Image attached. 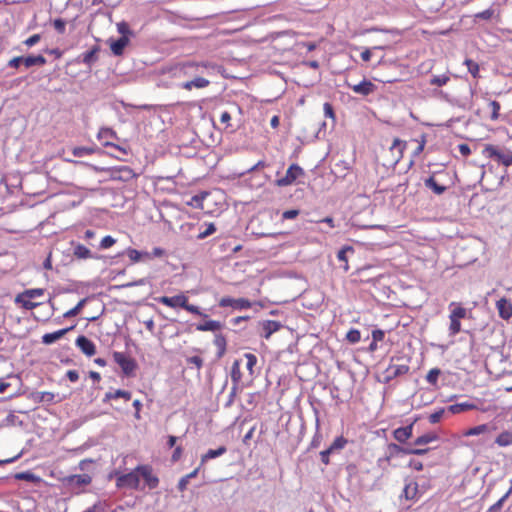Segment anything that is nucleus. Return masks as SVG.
Segmentation results:
<instances>
[{"instance_id":"f257e3e1","label":"nucleus","mask_w":512,"mask_h":512,"mask_svg":"<svg viewBox=\"0 0 512 512\" xmlns=\"http://www.w3.org/2000/svg\"><path fill=\"white\" fill-rule=\"evenodd\" d=\"M482 155L491 159L498 165L504 167L512 166V151L506 147H500L494 144H485L482 149Z\"/></svg>"},{"instance_id":"f03ea898","label":"nucleus","mask_w":512,"mask_h":512,"mask_svg":"<svg viewBox=\"0 0 512 512\" xmlns=\"http://www.w3.org/2000/svg\"><path fill=\"white\" fill-rule=\"evenodd\" d=\"M409 369L408 360L404 361L402 357H392L388 367L384 371L385 382L388 383L399 376L406 375Z\"/></svg>"},{"instance_id":"7ed1b4c3","label":"nucleus","mask_w":512,"mask_h":512,"mask_svg":"<svg viewBox=\"0 0 512 512\" xmlns=\"http://www.w3.org/2000/svg\"><path fill=\"white\" fill-rule=\"evenodd\" d=\"M116 487L119 489L143 490L140 486V472L137 471V467L128 473L117 475Z\"/></svg>"},{"instance_id":"20e7f679","label":"nucleus","mask_w":512,"mask_h":512,"mask_svg":"<svg viewBox=\"0 0 512 512\" xmlns=\"http://www.w3.org/2000/svg\"><path fill=\"white\" fill-rule=\"evenodd\" d=\"M428 452L427 448H407L395 443H389L386 448L385 460L390 462L391 459L399 455H424Z\"/></svg>"},{"instance_id":"39448f33","label":"nucleus","mask_w":512,"mask_h":512,"mask_svg":"<svg viewBox=\"0 0 512 512\" xmlns=\"http://www.w3.org/2000/svg\"><path fill=\"white\" fill-rule=\"evenodd\" d=\"M214 202V195L211 192L203 191L186 201L187 205L203 210L205 213H212L211 203Z\"/></svg>"},{"instance_id":"423d86ee","label":"nucleus","mask_w":512,"mask_h":512,"mask_svg":"<svg viewBox=\"0 0 512 512\" xmlns=\"http://www.w3.org/2000/svg\"><path fill=\"white\" fill-rule=\"evenodd\" d=\"M304 175L305 172L302 167L298 164H291L288 167L285 176L276 180V185L279 187L290 186L295 183L298 178L303 177Z\"/></svg>"},{"instance_id":"0eeeda50","label":"nucleus","mask_w":512,"mask_h":512,"mask_svg":"<svg viewBox=\"0 0 512 512\" xmlns=\"http://www.w3.org/2000/svg\"><path fill=\"white\" fill-rule=\"evenodd\" d=\"M113 359L120 366L126 376L132 375L137 368L136 361L123 352H114Z\"/></svg>"},{"instance_id":"6e6552de","label":"nucleus","mask_w":512,"mask_h":512,"mask_svg":"<svg viewBox=\"0 0 512 512\" xmlns=\"http://www.w3.org/2000/svg\"><path fill=\"white\" fill-rule=\"evenodd\" d=\"M137 471L140 472V478L144 481L143 489L147 487L152 490L158 487L159 478L154 474L152 466L148 464L138 465Z\"/></svg>"},{"instance_id":"1a4fd4ad","label":"nucleus","mask_w":512,"mask_h":512,"mask_svg":"<svg viewBox=\"0 0 512 512\" xmlns=\"http://www.w3.org/2000/svg\"><path fill=\"white\" fill-rule=\"evenodd\" d=\"M345 85L348 88H350L354 93L364 97L373 94L377 90V86L367 79H363L361 82L357 84H352L346 81Z\"/></svg>"},{"instance_id":"9d476101","label":"nucleus","mask_w":512,"mask_h":512,"mask_svg":"<svg viewBox=\"0 0 512 512\" xmlns=\"http://www.w3.org/2000/svg\"><path fill=\"white\" fill-rule=\"evenodd\" d=\"M157 301L169 308H184L186 307V302L188 301V297L180 293L178 295L169 297V296H161L157 299Z\"/></svg>"},{"instance_id":"9b49d317","label":"nucleus","mask_w":512,"mask_h":512,"mask_svg":"<svg viewBox=\"0 0 512 512\" xmlns=\"http://www.w3.org/2000/svg\"><path fill=\"white\" fill-rule=\"evenodd\" d=\"M71 246L73 248V257L77 260H88V259H98V256H95L92 251L86 247L85 245L79 242H71Z\"/></svg>"},{"instance_id":"f8f14e48","label":"nucleus","mask_w":512,"mask_h":512,"mask_svg":"<svg viewBox=\"0 0 512 512\" xmlns=\"http://www.w3.org/2000/svg\"><path fill=\"white\" fill-rule=\"evenodd\" d=\"M75 343L86 356L91 357L96 353V346L94 342L84 335L78 336Z\"/></svg>"},{"instance_id":"ddd939ff","label":"nucleus","mask_w":512,"mask_h":512,"mask_svg":"<svg viewBox=\"0 0 512 512\" xmlns=\"http://www.w3.org/2000/svg\"><path fill=\"white\" fill-rule=\"evenodd\" d=\"M414 422L405 426L399 427L393 431V437L399 443H406L413 435Z\"/></svg>"},{"instance_id":"4468645a","label":"nucleus","mask_w":512,"mask_h":512,"mask_svg":"<svg viewBox=\"0 0 512 512\" xmlns=\"http://www.w3.org/2000/svg\"><path fill=\"white\" fill-rule=\"evenodd\" d=\"M496 308L499 316L504 320H509L512 317V303L506 298H501L496 302Z\"/></svg>"},{"instance_id":"2eb2a0df","label":"nucleus","mask_w":512,"mask_h":512,"mask_svg":"<svg viewBox=\"0 0 512 512\" xmlns=\"http://www.w3.org/2000/svg\"><path fill=\"white\" fill-rule=\"evenodd\" d=\"M403 496L407 500H418V498L421 496L418 483L413 480L407 482L403 489Z\"/></svg>"},{"instance_id":"dca6fc26","label":"nucleus","mask_w":512,"mask_h":512,"mask_svg":"<svg viewBox=\"0 0 512 512\" xmlns=\"http://www.w3.org/2000/svg\"><path fill=\"white\" fill-rule=\"evenodd\" d=\"M405 148H406L405 141H402L399 138H395L393 140L392 145L390 147V151L392 153L393 161L395 163H398L403 158Z\"/></svg>"},{"instance_id":"f3484780","label":"nucleus","mask_w":512,"mask_h":512,"mask_svg":"<svg viewBox=\"0 0 512 512\" xmlns=\"http://www.w3.org/2000/svg\"><path fill=\"white\" fill-rule=\"evenodd\" d=\"M200 67L202 68H214L210 62H186L179 67V70L184 75H188L191 71H197Z\"/></svg>"},{"instance_id":"a211bd4d","label":"nucleus","mask_w":512,"mask_h":512,"mask_svg":"<svg viewBox=\"0 0 512 512\" xmlns=\"http://www.w3.org/2000/svg\"><path fill=\"white\" fill-rule=\"evenodd\" d=\"M129 44V37H120L117 40H111L109 47L111 52L115 56H121L124 52L125 47Z\"/></svg>"},{"instance_id":"6ab92c4d","label":"nucleus","mask_w":512,"mask_h":512,"mask_svg":"<svg viewBox=\"0 0 512 512\" xmlns=\"http://www.w3.org/2000/svg\"><path fill=\"white\" fill-rule=\"evenodd\" d=\"M281 326L282 325L278 321L266 320L262 324L263 332H262L261 336L265 339H269L273 333L280 330Z\"/></svg>"},{"instance_id":"aec40b11","label":"nucleus","mask_w":512,"mask_h":512,"mask_svg":"<svg viewBox=\"0 0 512 512\" xmlns=\"http://www.w3.org/2000/svg\"><path fill=\"white\" fill-rule=\"evenodd\" d=\"M209 84H210V81L208 79H205L203 77H195L191 81H186V82L182 83L181 88H183L187 91H190L193 88H197V89L206 88L207 86H209Z\"/></svg>"},{"instance_id":"412c9836","label":"nucleus","mask_w":512,"mask_h":512,"mask_svg":"<svg viewBox=\"0 0 512 512\" xmlns=\"http://www.w3.org/2000/svg\"><path fill=\"white\" fill-rule=\"evenodd\" d=\"M71 329H73V327L60 329L52 333H46L42 336V342L47 345L52 344L61 339Z\"/></svg>"},{"instance_id":"4be33fe9","label":"nucleus","mask_w":512,"mask_h":512,"mask_svg":"<svg viewBox=\"0 0 512 512\" xmlns=\"http://www.w3.org/2000/svg\"><path fill=\"white\" fill-rule=\"evenodd\" d=\"M227 452V448L225 446H220L217 449H209L205 454L201 456V465H204L211 459L222 456Z\"/></svg>"},{"instance_id":"5701e85b","label":"nucleus","mask_w":512,"mask_h":512,"mask_svg":"<svg viewBox=\"0 0 512 512\" xmlns=\"http://www.w3.org/2000/svg\"><path fill=\"white\" fill-rule=\"evenodd\" d=\"M490 433V424H480L474 427H471L465 431H463L462 435L464 437L470 436H478L481 434Z\"/></svg>"},{"instance_id":"b1692460","label":"nucleus","mask_w":512,"mask_h":512,"mask_svg":"<svg viewBox=\"0 0 512 512\" xmlns=\"http://www.w3.org/2000/svg\"><path fill=\"white\" fill-rule=\"evenodd\" d=\"M473 409H476V405L471 402L456 403L448 407V411L452 414H460Z\"/></svg>"},{"instance_id":"393cba45","label":"nucleus","mask_w":512,"mask_h":512,"mask_svg":"<svg viewBox=\"0 0 512 512\" xmlns=\"http://www.w3.org/2000/svg\"><path fill=\"white\" fill-rule=\"evenodd\" d=\"M495 444L499 447H508L512 445V431L504 430L495 438Z\"/></svg>"},{"instance_id":"a878e982","label":"nucleus","mask_w":512,"mask_h":512,"mask_svg":"<svg viewBox=\"0 0 512 512\" xmlns=\"http://www.w3.org/2000/svg\"><path fill=\"white\" fill-rule=\"evenodd\" d=\"M450 316L457 319H464L467 316V310L461 304L456 302H451L449 304Z\"/></svg>"},{"instance_id":"bb28decb","label":"nucleus","mask_w":512,"mask_h":512,"mask_svg":"<svg viewBox=\"0 0 512 512\" xmlns=\"http://www.w3.org/2000/svg\"><path fill=\"white\" fill-rule=\"evenodd\" d=\"M424 184L437 195L443 194L447 189L445 186L440 185L433 176L425 179Z\"/></svg>"},{"instance_id":"cd10ccee","label":"nucleus","mask_w":512,"mask_h":512,"mask_svg":"<svg viewBox=\"0 0 512 512\" xmlns=\"http://www.w3.org/2000/svg\"><path fill=\"white\" fill-rule=\"evenodd\" d=\"M23 64L26 68H30L35 65L43 66L44 64H46V59L42 55H30L27 57H23Z\"/></svg>"},{"instance_id":"c85d7f7f","label":"nucleus","mask_w":512,"mask_h":512,"mask_svg":"<svg viewBox=\"0 0 512 512\" xmlns=\"http://www.w3.org/2000/svg\"><path fill=\"white\" fill-rule=\"evenodd\" d=\"M348 252L354 253V249L352 246H345L341 250H339L337 253V259L343 263L342 268L346 272L349 270V264H348V258H347Z\"/></svg>"},{"instance_id":"c756f323","label":"nucleus","mask_w":512,"mask_h":512,"mask_svg":"<svg viewBox=\"0 0 512 512\" xmlns=\"http://www.w3.org/2000/svg\"><path fill=\"white\" fill-rule=\"evenodd\" d=\"M222 328V324L216 320H208L204 323L198 324L196 329L198 331H218Z\"/></svg>"},{"instance_id":"7c9ffc66","label":"nucleus","mask_w":512,"mask_h":512,"mask_svg":"<svg viewBox=\"0 0 512 512\" xmlns=\"http://www.w3.org/2000/svg\"><path fill=\"white\" fill-rule=\"evenodd\" d=\"M131 397H132L131 392L119 389L114 392H107L105 394L104 401L118 399V398H124L126 401H129L131 399Z\"/></svg>"},{"instance_id":"2f4dec72","label":"nucleus","mask_w":512,"mask_h":512,"mask_svg":"<svg viewBox=\"0 0 512 512\" xmlns=\"http://www.w3.org/2000/svg\"><path fill=\"white\" fill-rule=\"evenodd\" d=\"M70 483L76 484L77 486H85L89 485L92 481V478L88 474H78V475H72L69 478Z\"/></svg>"},{"instance_id":"473e14b6","label":"nucleus","mask_w":512,"mask_h":512,"mask_svg":"<svg viewBox=\"0 0 512 512\" xmlns=\"http://www.w3.org/2000/svg\"><path fill=\"white\" fill-rule=\"evenodd\" d=\"M214 345L218 349V357H222L226 352L227 341L224 335L217 334L214 338Z\"/></svg>"},{"instance_id":"72a5a7b5","label":"nucleus","mask_w":512,"mask_h":512,"mask_svg":"<svg viewBox=\"0 0 512 512\" xmlns=\"http://www.w3.org/2000/svg\"><path fill=\"white\" fill-rule=\"evenodd\" d=\"M242 379V373L240 370V362L239 360H235L231 367V380L233 384H240Z\"/></svg>"},{"instance_id":"f704fd0d","label":"nucleus","mask_w":512,"mask_h":512,"mask_svg":"<svg viewBox=\"0 0 512 512\" xmlns=\"http://www.w3.org/2000/svg\"><path fill=\"white\" fill-rule=\"evenodd\" d=\"M15 302L21 304V306L26 310H32L40 305V303L33 302L30 298L21 297V293L16 296Z\"/></svg>"},{"instance_id":"c9c22d12","label":"nucleus","mask_w":512,"mask_h":512,"mask_svg":"<svg viewBox=\"0 0 512 512\" xmlns=\"http://www.w3.org/2000/svg\"><path fill=\"white\" fill-rule=\"evenodd\" d=\"M437 440V436L436 434L434 433H427V434H424V435H421L419 437H417L414 441V444L417 445V446H423V445H427L433 441H436Z\"/></svg>"},{"instance_id":"e433bc0d","label":"nucleus","mask_w":512,"mask_h":512,"mask_svg":"<svg viewBox=\"0 0 512 512\" xmlns=\"http://www.w3.org/2000/svg\"><path fill=\"white\" fill-rule=\"evenodd\" d=\"M87 301V298H84V299H81L77 305L73 308H71L70 310L66 311L64 314H63V317L64 318H72V317H75L77 316L81 310L83 309L85 303Z\"/></svg>"},{"instance_id":"4c0bfd02","label":"nucleus","mask_w":512,"mask_h":512,"mask_svg":"<svg viewBox=\"0 0 512 512\" xmlns=\"http://www.w3.org/2000/svg\"><path fill=\"white\" fill-rule=\"evenodd\" d=\"M347 443L348 440L345 437L339 436L334 439V441L328 447V449L330 450L331 453H333L334 451L343 449L347 445Z\"/></svg>"},{"instance_id":"58836bf2","label":"nucleus","mask_w":512,"mask_h":512,"mask_svg":"<svg viewBox=\"0 0 512 512\" xmlns=\"http://www.w3.org/2000/svg\"><path fill=\"white\" fill-rule=\"evenodd\" d=\"M464 64L467 66V69H468L469 73L473 76V78L477 79L480 77V75H479L480 67H479L478 63H476L472 59H466Z\"/></svg>"},{"instance_id":"ea45409f","label":"nucleus","mask_w":512,"mask_h":512,"mask_svg":"<svg viewBox=\"0 0 512 512\" xmlns=\"http://www.w3.org/2000/svg\"><path fill=\"white\" fill-rule=\"evenodd\" d=\"M450 325H449V334L451 336L457 335L461 331V320L454 318L449 315Z\"/></svg>"},{"instance_id":"a19ab883","label":"nucleus","mask_w":512,"mask_h":512,"mask_svg":"<svg viewBox=\"0 0 512 512\" xmlns=\"http://www.w3.org/2000/svg\"><path fill=\"white\" fill-rule=\"evenodd\" d=\"M511 492L512 488H510L509 491L505 495H503L496 503L490 506L486 512H499L502 509L504 502L507 500Z\"/></svg>"},{"instance_id":"79ce46f5","label":"nucleus","mask_w":512,"mask_h":512,"mask_svg":"<svg viewBox=\"0 0 512 512\" xmlns=\"http://www.w3.org/2000/svg\"><path fill=\"white\" fill-rule=\"evenodd\" d=\"M440 374H441V370L439 368H432L431 370H429V372L426 375V381L429 384L436 386L438 383V378H439Z\"/></svg>"},{"instance_id":"37998d69","label":"nucleus","mask_w":512,"mask_h":512,"mask_svg":"<svg viewBox=\"0 0 512 512\" xmlns=\"http://www.w3.org/2000/svg\"><path fill=\"white\" fill-rule=\"evenodd\" d=\"M450 81V76L447 74L433 76L430 79V84L433 86H444Z\"/></svg>"},{"instance_id":"c03bdc74","label":"nucleus","mask_w":512,"mask_h":512,"mask_svg":"<svg viewBox=\"0 0 512 512\" xmlns=\"http://www.w3.org/2000/svg\"><path fill=\"white\" fill-rule=\"evenodd\" d=\"M44 291L45 290L43 288L28 289L21 293V297L34 299L43 296Z\"/></svg>"},{"instance_id":"a18cd8bd","label":"nucleus","mask_w":512,"mask_h":512,"mask_svg":"<svg viewBox=\"0 0 512 512\" xmlns=\"http://www.w3.org/2000/svg\"><path fill=\"white\" fill-rule=\"evenodd\" d=\"M95 152V149L94 148H91V147H75L73 148L72 150V154L75 156V157H83L85 155H92L93 153Z\"/></svg>"},{"instance_id":"49530a36","label":"nucleus","mask_w":512,"mask_h":512,"mask_svg":"<svg viewBox=\"0 0 512 512\" xmlns=\"http://www.w3.org/2000/svg\"><path fill=\"white\" fill-rule=\"evenodd\" d=\"M244 357L247 360L246 367L249 370L250 375H253L254 374V367L257 364V357L254 354H252V353H245Z\"/></svg>"},{"instance_id":"de8ad7c7","label":"nucleus","mask_w":512,"mask_h":512,"mask_svg":"<svg viewBox=\"0 0 512 512\" xmlns=\"http://www.w3.org/2000/svg\"><path fill=\"white\" fill-rule=\"evenodd\" d=\"M414 141L418 145H417L416 149L414 150L413 154H414V156H418V155H420L423 152V150L425 148V145H426V142H427L426 141V135L422 134L419 139H414Z\"/></svg>"},{"instance_id":"09e8293b","label":"nucleus","mask_w":512,"mask_h":512,"mask_svg":"<svg viewBox=\"0 0 512 512\" xmlns=\"http://www.w3.org/2000/svg\"><path fill=\"white\" fill-rule=\"evenodd\" d=\"M117 31L121 34V37H129L132 34L128 23L125 21L117 23Z\"/></svg>"},{"instance_id":"8fccbe9b","label":"nucleus","mask_w":512,"mask_h":512,"mask_svg":"<svg viewBox=\"0 0 512 512\" xmlns=\"http://www.w3.org/2000/svg\"><path fill=\"white\" fill-rule=\"evenodd\" d=\"M346 339L350 342V343H357L360 341L361 339V334H360V331L357 330V329H351L348 331L347 335H346Z\"/></svg>"},{"instance_id":"3c124183","label":"nucleus","mask_w":512,"mask_h":512,"mask_svg":"<svg viewBox=\"0 0 512 512\" xmlns=\"http://www.w3.org/2000/svg\"><path fill=\"white\" fill-rule=\"evenodd\" d=\"M252 307V303L245 298H238L235 299V309L242 310V309H250Z\"/></svg>"},{"instance_id":"603ef678","label":"nucleus","mask_w":512,"mask_h":512,"mask_svg":"<svg viewBox=\"0 0 512 512\" xmlns=\"http://www.w3.org/2000/svg\"><path fill=\"white\" fill-rule=\"evenodd\" d=\"M126 255L130 259V261L133 263H137V262L141 261L140 251H138L136 249H132V248L127 249Z\"/></svg>"},{"instance_id":"864d4df0","label":"nucleus","mask_w":512,"mask_h":512,"mask_svg":"<svg viewBox=\"0 0 512 512\" xmlns=\"http://www.w3.org/2000/svg\"><path fill=\"white\" fill-rule=\"evenodd\" d=\"M489 106L491 108V119L497 120L499 117V111L501 108L500 103L493 100V101H490Z\"/></svg>"},{"instance_id":"5fc2aeb1","label":"nucleus","mask_w":512,"mask_h":512,"mask_svg":"<svg viewBox=\"0 0 512 512\" xmlns=\"http://www.w3.org/2000/svg\"><path fill=\"white\" fill-rule=\"evenodd\" d=\"M323 110H324L325 117H328V118L332 119L333 121L336 120V115H335L333 106L329 102L324 103Z\"/></svg>"},{"instance_id":"6e6d98bb","label":"nucleus","mask_w":512,"mask_h":512,"mask_svg":"<svg viewBox=\"0 0 512 512\" xmlns=\"http://www.w3.org/2000/svg\"><path fill=\"white\" fill-rule=\"evenodd\" d=\"M238 391H239V385L238 384H233L232 387H231V390H230V393H229V396H228V401L226 403V406H231L234 401H235V398L238 394Z\"/></svg>"},{"instance_id":"4d7b16f0","label":"nucleus","mask_w":512,"mask_h":512,"mask_svg":"<svg viewBox=\"0 0 512 512\" xmlns=\"http://www.w3.org/2000/svg\"><path fill=\"white\" fill-rule=\"evenodd\" d=\"M53 27L58 33L64 34L66 30V22L61 18L55 19L53 21Z\"/></svg>"},{"instance_id":"13d9d810","label":"nucleus","mask_w":512,"mask_h":512,"mask_svg":"<svg viewBox=\"0 0 512 512\" xmlns=\"http://www.w3.org/2000/svg\"><path fill=\"white\" fill-rule=\"evenodd\" d=\"M116 240L111 236H105L100 242L101 249H108L115 244Z\"/></svg>"},{"instance_id":"bf43d9fd","label":"nucleus","mask_w":512,"mask_h":512,"mask_svg":"<svg viewBox=\"0 0 512 512\" xmlns=\"http://www.w3.org/2000/svg\"><path fill=\"white\" fill-rule=\"evenodd\" d=\"M443 413H444V409H440V410L435 411L434 413L430 414V415H429V418H428V419H429V422H430L431 424H436V423H438V422L441 420V418H442V416H443Z\"/></svg>"},{"instance_id":"052dcab7","label":"nucleus","mask_w":512,"mask_h":512,"mask_svg":"<svg viewBox=\"0 0 512 512\" xmlns=\"http://www.w3.org/2000/svg\"><path fill=\"white\" fill-rule=\"evenodd\" d=\"M220 307H232L235 309V299L231 297H222L219 300Z\"/></svg>"},{"instance_id":"680f3d73","label":"nucleus","mask_w":512,"mask_h":512,"mask_svg":"<svg viewBox=\"0 0 512 512\" xmlns=\"http://www.w3.org/2000/svg\"><path fill=\"white\" fill-rule=\"evenodd\" d=\"M96 52H97V49L94 48V49L84 53L83 54V62L86 63V64H90L91 62H93L95 60Z\"/></svg>"},{"instance_id":"e2e57ef3","label":"nucleus","mask_w":512,"mask_h":512,"mask_svg":"<svg viewBox=\"0 0 512 512\" xmlns=\"http://www.w3.org/2000/svg\"><path fill=\"white\" fill-rule=\"evenodd\" d=\"M183 309H185L186 311L192 313V314H195V315H199V316H204V317H207V315L203 314L199 307L198 306H195V305H192V304H189L188 301L186 302V307H184Z\"/></svg>"},{"instance_id":"0e129e2a","label":"nucleus","mask_w":512,"mask_h":512,"mask_svg":"<svg viewBox=\"0 0 512 512\" xmlns=\"http://www.w3.org/2000/svg\"><path fill=\"white\" fill-rule=\"evenodd\" d=\"M41 39V35L40 34H33L31 35L30 37H28L25 41H24V44L28 47H32L34 46L35 44H37Z\"/></svg>"},{"instance_id":"69168bd1","label":"nucleus","mask_w":512,"mask_h":512,"mask_svg":"<svg viewBox=\"0 0 512 512\" xmlns=\"http://www.w3.org/2000/svg\"><path fill=\"white\" fill-rule=\"evenodd\" d=\"M493 14H494V11L492 9H486L482 12L475 14V18L489 20L492 18Z\"/></svg>"},{"instance_id":"338daca9","label":"nucleus","mask_w":512,"mask_h":512,"mask_svg":"<svg viewBox=\"0 0 512 512\" xmlns=\"http://www.w3.org/2000/svg\"><path fill=\"white\" fill-rule=\"evenodd\" d=\"M187 362L189 364L195 365L198 370H200L203 366V360L199 356H191L187 359Z\"/></svg>"},{"instance_id":"774afa93","label":"nucleus","mask_w":512,"mask_h":512,"mask_svg":"<svg viewBox=\"0 0 512 512\" xmlns=\"http://www.w3.org/2000/svg\"><path fill=\"white\" fill-rule=\"evenodd\" d=\"M182 454H183V449L181 446H177L174 451H173V454L171 456V461L172 462H177L178 460H180V458L182 457Z\"/></svg>"}]
</instances>
